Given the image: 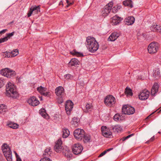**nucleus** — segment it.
Listing matches in <instances>:
<instances>
[{
  "label": "nucleus",
  "mask_w": 161,
  "mask_h": 161,
  "mask_svg": "<svg viewBox=\"0 0 161 161\" xmlns=\"http://www.w3.org/2000/svg\"><path fill=\"white\" fill-rule=\"evenodd\" d=\"M134 135V134L133 133L128 135V136L125 137H123L119 141H125V140L127 139L128 138H130L131 136Z\"/></svg>",
  "instance_id": "nucleus-39"
},
{
  "label": "nucleus",
  "mask_w": 161,
  "mask_h": 161,
  "mask_svg": "<svg viewBox=\"0 0 161 161\" xmlns=\"http://www.w3.org/2000/svg\"><path fill=\"white\" fill-rule=\"evenodd\" d=\"M85 133V131L83 129H77L74 131L73 134L75 137L78 140H82V137Z\"/></svg>",
  "instance_id": "nucleus-8"
},
{
  "label": "nucleus",
  "mask_w": 161,
  "mask_h": 161,
  "mask_svg": "<svg viewBox=\"0 0 161 161\" xmlns=\"http://www.w3.org/2000/svg\"><path fill=\"white\" fill-rule=\"evenodd\" d=\"M31 10H32L33 13H34L35 14H38L39 12H40V5H38V6H32L31 7Z\"/></svg>",
  "instance_id": "nucleus-26"
},
{
  "label": "nucleus",
  "mask_w": 161,
  "mask_h": 161,
  "mask_svg": "<svg viewBox=\"0 0 161 161\" xmlns=\"http://www.w3.org/2000/svg\"><path fill=\"white\" fill-rule=\"evenodd\" d=\"M111 23L113 25H116L119 24L122 20L123 18L119 17L117 15H116L112 18Z\"/></svg>",
  "instance_id": "nucleus-14"
},
{
  "label": "nucleus",
  "mask_w": 161,
  "mask_h": 161,
  "mask_svg": "<svg viewBox=\"0 0 161 161\" xmlns=\"http://www.w3.org/2000/svg\"><path fill=\"white\" fill-rule=\"evenodd\" d=\"M69 3H68V4H67V5L66 6V7L67 8H68L69 7Z\"/></svg>",
  "instance_id": "nucleus-64"
},
{
  "label": "nucleus",
  "mask_w": 161,
  "mask_h": 161,
  "mask_svg": "<svg viewBox=\"0 0 161 161\" xmlns=\"http://www.w3.org/2000/svg\"><path fill=\"white\" fill-rule=\"evenodd\" d=\"M13 55L12 56L15 57L18 55L19 53L18 50V49H14L12 52H11Z\"/></svg>",
  "instance_id": "nucleus-42"
},
{
  "label": "nucleus",
  "mask_w": 161,
  "mask_h": 161,
  "mask_svg": "<svg viewBox=\"0 0 161 161\" xmlns=\"http://www.w3.org/2000/svg\"><path fill=\"white\" fill-rule=\"evenodd\" d=\"M59 5H62V6H63L64 5H63V2L62 1H61L59 4Z\"/></svg>",
  "instance_id": "nucleus-58"
},
{
  "label": "nucleus",
  "mask_w": 161,
  "mask_h": 161,
  "mask_svg": "<svg viewBox=\"0 0 161 161\" xmlns=\"http://www.w3.org/2000/svg\"><path fill=\"white\" fill-rule=\"evenodd\" d=\"M57 141H62L61 138H60L58 139L57 140Z\"/></svg>",
  "instance_id": "nucleus-61"
},
{
  "label": "nucleus",
  "mask_w": 161,
  "mask_h": 161,
  "mask_svg": "<svg viewBox=\"0 0 161 161\" xmlns=\"http://www.w3.org/2000/svg\"><path fill=\"white\" fill-rule=\"evenodd\" d=\"M8 68H5L4 69H2L0 71V73L1 75H2L7 77L8 71Z\"/></svg>",
  "instance_id": "nucleus-35"
},
{
  "label": "nucleus",
  "mask_w": 161,
  "mask_h": 161,
  "mask_svg": "<svg viewBox=\"0 0 161 161\" xmlns=\"http://www.w3.org/2000/svg\"><path fill=\"white\" fill-rule=\"evenodd\" d=\"M64 76L66 80L71 79L73 78V76L69 74L65 75Z\"/></svg>",
  "instance_id": "nucleus-43"
},
{
  "label": "nucleus",
  "mask_w": 161,
  "mask_h": 161,
  "mask_svg": "<svg viewBox=\"0 0 161 161\" xmlns=\"http://www.w3.org/2000/svg\"><path fill=\"white\" fill-rule=\"evenodd\" d=\"M4 84V83L3 80L0 79V88L3 86Z\"/></svg>",
  "instance_id": "nucleus-52"
},
{
  "label": "nucleus",
  "mask_w": 161,
  "mask_h": 161,
  "mask_svg": "<svg viewBox=\"0 0 161 161\" xmlns=\"http://www.w3.org/2000/svg\"><path fill=\"white\" fill-rule=\"evenodd\" d=\"M55 92L58 96L61 97L64 92V89L62 86H59L55 89Z\"/></svg>",
  "instance_id": "nucleus-16"
},
{
  "label": "nucleus",
  "mask_w": 161,
  "mask_h": 161,
  "mask_svg": "<svg viewBox=\"0 0 161 161\" xmlns=\"http://www.w3.org/2000/svg\"><path fill=\"white\" fill-rule=\"evenodd\" d=\"M131 0H126L123 2V4L125 6H129L131 8L133 7Z\"/></svg>",
  "instance_id": "nucleus-32"
},
{
  "label": "nucleus",
  "mask_w": 161,
  "mask_h": 161,
  "mask_svg": "<svg viewBox=\"0 0 161 161\" xmlns=\"http://www.w3.org/2000/svg\"><path fill=\"white\" fill-rule=\"evenodd\" d=\"M122 110L124 114L127 115L132 114L135 112L134 108L128 105L123 106Z\"/></svg>",
  "instance_id": "nucleus-5"
},
{
  "label": "nucleus",
  "mask_w": 161,
  "mask_h": 161,
  "mask_svg": "<svg viewBox=\"0 0 161 161\" xmlns=\"http://www.w3.org/2000/svg\"><path fill=\"white\" fill-rule=\"evenodd\" d=\"M74 103L70 100H67L65 105V108L67 114L69 115L70 114L73 107Z\"/></svg>",
  "instance_id": "nucleus-10"
},
{
  "label": "nucleus",
  "mask_w": 161,
  "mask_h": 161,
  "mask_svg": "<svg viewBox=\"0 0 161 161\" xmlns=\"http://www.w3.org/2000/svg\"><path fill=\"white\" fill-rule=\"evenodd\" d=\"M63 154L67 158H71L72 156V154L70 150L67 148L64 149Z\"/></svg>",
  "instance_id": "nucleus-19"
},
{
  "label": "nucleus",
  "mask_w": 161,
  "mask_h": 161,
  "mask_svg": "<svg viewBox=\"0 0 161 161\" xmlns=\"http://www.w3.org/2000/svg\"><path fill=\"white\" fill-rule=\"evenodd\" d=\"M158 85L157 83L154 84L152 88L151 94L152 96H154L158 91Z\"/></svg>",
  "instance_id": "nucleus-21"
},
{
  "label": "nucleus",
  "mask_w": 161,
  "mask_h": 161,
  "mask_svg": "<svg viewBox=\"0 0 161 161\" xmlns=\"http://www.w3.org/2000/svg\"><path fill=\"white\" fill-rule=\"evenodd\" d=\"M120 117V115L119 114H116L114 116L113 119L114 120L116 121L119 120V118Z\"/></svg>",
  "instance_id": "nucleus-41"
},
{
  "label": "nucleus",
  "mask_w": 161,
  "mask_h": 161,
  "mask_svg": "<svg viewBox=\"0 0 161 161\" xmlns=\"http://www.w3.org/2000/svg\"><path fill=\"white\" fill-rule=\"evenodd\" d=\"M125 93L127 97L132 96L133 94L132 90L128 87L125 89Z\"/></svg>",
  "instance_id": "nucleus-28"
},
{
  "label": "nucleus",
  "mask_w": 161,
  "mask_h": 161,
  "mask_svg": "<svg viewBox=\"0 0 161 161\" xmlns=\"http://www.w3.org/2000/svg\"><path fill=\"white\" fill-rule=\"evenodd\" d=\"M149 92L147 90H144L141 92L138 95L139 98L142 100L147 99L149 96Z\"/></svg>",
  "instance_id": "nucleus-12"
},
{
  "label": "nucleus",
  "mask_w": 161,
  "mask_h": 161,
  "mask_svg": "<svg viewBox=\"0 0 161 161\" xmlns=\"http://www.w3.org/2000/svg\"><path fill=\"white\" fill-rule=\"evenodd\" d=\"M124 21L125 25H131L134 23L135 19L134 17L130 16L126 18Z\"/></svg>",
  "instance_id": "nucleus-15"
},
{
  "label": "nucleus",
  "mask_w": 161,
  "mask_h": 161,
  "mask_svg": "<svg viewBox=\"0 0 161 161\" xmlns=\"http://www.w3.org/2000/svg\"><path fill=\"white\" fill-rule=\"evenodd\" d=\"M86 46L89 51L91 53H94L99 48V44L95 38L88 36L86 38Z\"/></svg>",
  "instance_id": "nucleus-1"
},
{
  "label": "nucleus",
  "mask_w": 161,
  "mask_h": 161,
  "mask_svg": "<svg viewBox=\"0 0 161 161\" xmlns=\"http://www.w3.org/2000/svg\"><path fill=\"white\" fill-rule=\"evenodd\" d=\"M79 61L77 59L75 58H72L68 63V66L70 67L76 66L79 64Z\"/></svg>",
  "instance_id": "nucleus-23"
},
{
  "label": "nucleus",
  "mask_w": 161,
  "mask_h": 161,
  "mask_svg": "<svg viewBox=\"0 0 161 161\" xmlns=\"http://www.w3.org/2000/svg\"><path fill=\"white\" fill-rule=\"evenodd\" d=\"M40 114L44 118H45L47 117V116H48V114L46 113L45 110L44 109H41L39 111Z\"/></svg>",
  "instance_id": "nucleus-36"
},
{
  "label": "nucleus",
  "mask_w": 161,
  "mask_h": 161,
  "mask_svg": "<svg viewBox=\"0 0 161 161\" xmlns=\"http://www.w3.org/2000/svg\"><path fill=\"white\" fill-rule=\"evenodd\" d=\"M111 10H112V11L113 13H115L118 11L117 8L116 6H114L113 8H112Z\"/></svg>",
  "instance_id": "nucleus-48"
},
{
  "label": "nucleus",
  "mask_w": 161,
  "mask_h": 161,
  "mask_svg": "<svg viewBox=\"0 0 161 161\" xmlns=\"http://www.w3.org/2000/svg\"><path fill=\"white\" fill-rule=\"evenodd\" d=\"M21 77L18 78L17 79V80L18 81V83H21L23 81Z\"/></svg>",
  "instance_id": "nucleus-54"
},
{
  "label": "nucleus",
  "mask_w": 161,
  "mask_h": 161,
  "mask_svg": "<svg viewBox=\"0 0 161 161\" xmlns=\"http://www.w3.org/2000/svg\"><path fill=\"white\" fill-rule=\"evenodd\" d=\"M119 35V33L116 32H113L109 36L108 40L112 42L114 41L118 38Z\"/></svg>",
  "instance_id": "nucleus-20"
},
{
  "label": "nucleus",
  "mask_w": 161,
  "mask_h": 161,
  "mask_svg": "<svg viewBox=\"0 0 161 161\" xmlns=\"http://www.w3.org/2000/svg\"><path fill=\"white\" fill-rule=\"evenodd\" d=\"M37 90L42 95L43 93L45 92L47 90V88L46 87H42V86H41L39 87H38L37 88Z\"/></svg>",
  "instance_id": "nucleus-33"
},
{
  "label": "nucleus",
  "mask_w": 161,
  "mask_h": 161,
  "mask_svg": "<svg viewBox=\"0 0 161 161\" xmlns=\"http://www.w3.org/2000/svg\"><path fill=\"white\" fill-rule=\"evenodd\" d=\"M73 3H74L73 2H72V3L69 2V6H70V5H72Z\"/></svg>",
  "instance_id": "nucleus-60"
},
{
  "label": "nucleus",
  "mask_w": 161,
  "mask_h": 161,
  "mask_svg": "<svg viewBox=\"0 0 161 161\" xmlns=\"http://www.w3.org/2000/svg\"><path fill=\"white\" fill-rule=\"evenodd\" d=\"M63 134L62 135L63 137L64 138H67L69 135L70 132L69 130L66 128L63 129Z\"/></svg>",
  "instance_id": "nucleus-31"
},
{
  "label": "nucleus",
  "mask_w": 161,
  "mask_h": 161,
  "mask_svg": "<svg viewBox=\"0 0 161 161\" xmlns=\"http://www.w3.org/2000/svg\"><path fill=\"white\" fill-rule=\"evenodd\" d=\"M8 31V30L7 29H3L2 31H0V36L3 34L6 31Z\"/></svg>",
  "instance_id": "nucleus-50"
},
{
  "label": "nucleus",
  "mask_w": 161,
  "mask_h": 161,
  "mask_svg": "<svg viewBox=\"0 0 161 161\" xmlns=\"http://www.w3.org/2000/svg\"><path fill=\"white\" fill-rule=\"evenodd\" d=\"M2 149L7 160L12 161V152L8 145L6 143L3 144L2 146Z\"/></svg>",
  "instance_id": "nucleus-3"
},
{
  "label": "nucleus",
  "mask_w": 161,
  "mask_h": 161,
  "mask_svg": "<svg viewBox=\"0 0 161 161\" xmlns=\"http://www.w3.org/2000/svg\"><path fill=\"white\" fill-rule=\"evenodd\" d=\"M116 6L117 7V8L118 10L119 9H120L121 8V6L120 5H116Z\"/></svg>",
  "instance_id": "nucleus-57"
},
{
  "label": "nucleus",
  "mask_w": 161,
  "mask_h": 161,
  "mask_svg": "<svg viewBox=\"0 0 161 161\" xmlns=\"http://www.w3.org/2000/svg\"><path fill=\"white\" fill-rule=\"evenodd\" d=\"M107 153L106 152L105 150L102 153L98 156V157L100 158L104 155L106 153Z\"/></svg>",
  "instance_id": "nucleus-51"
},
{
  "label": "nucleus",
  "mask_w": 161,
  "mask_h": 161,
  "mask_svg": "<svg viewBox=\"0 0 161 161\" xmlns=\"http://www.w3.org/2000/svg\"><path fill=\"white\" fill-rule=\"evenodd\" d=\"M6 95L16 98L19 97L16 86L10 82H8L6 85Z\"/></svg>",
  "instance_id": "nucleus-2"
},
{
  "label": "nucleus",
  "mask_w": 161,
  "mask_h": 161,
  "mask_svg": "<svg viewBox=\"0 0 161 161\" xmlns=\"http://www.w3.org/2000/svg\"><path fill=\"white\" fill-rule=\"evenodd\" d=\"M27 102L33 106H36L40 103L39 100L34 96L31 97L27 100Z\"/></svg>",
  "instance_id": "nucleus-13"
},
{
  "label": "nucleus",
  "mask_w": 161,
  "mask_h": 161,
  "mask_svg": "<svg viewBox=\"0 0 161 161\" xmlns=\"http://www.w3.org/2000/svg\"><path fill=\"white\" fill-rule=\"evenodd\" d=\"M102 132L103 135L105 137L110 138L112 136V133L110 131V128L106 126H102L101 127Z\"/></svg>",
  "instance_id": "nucleus-11"
},
{
  "label": "nucleus",
  "mask_w": 161,
  "mask_h": 161,
  "mask_svg": "<svg viewBox=\"0 0 161 161\" xmlns=\"http://www.w3.org/2000/svg\"><path fill=\"white\" fill-rule=\"evenodd\" d=\"M51 148L50 147H47L45 150L43 154V156L44 157H47L50 156L51 154Z\"/></svg>",
  "instance_id": "nucleus-27"
},
{
  "label": "nucleus",
  "mask_w": 161,
  "mask_h": 161,
  "mask_svg": "<svg viewBox=\"0 0 161 161\" xmlns=\"http://www.w3.org/2000/svg\"><path fill=\"white\" fill-rule=\"evenodd\" d=\"M82 140H83V141H84V140H85V141H90L91 140V136L89 134H85V133L82 137Z\"/></svg>",
  "instance_id": "nucleus-34"
},
{
  "label": "nucleus",
  "mask_w": 161,
  "mask_h": 161,
  "mask_svg": "<svg viewBox=\"0 0 161 161\" xmlns=\"http://www.w3.org/2000/svg\"><path fill=\"white\" fill-rule=\"evenodd\" d=\"M8 40V39H7V38L6 36L4 38H1L0 39V43H2L6 42Z\"/></svg>",
  "instance_id": "nucleus-47"
},
{
  "label": "nucleus",
  "mask_w": 161,
  "mask_h": 161,
  "mask_svg": "<svg viewBox=\"0 0 161 161\" xmlns=\"http://www.w3.org/2000/svg\"><path fill=\"white\" fill-rule=\"evenodd\" d=\"M152 31L161 32V26L157 25H154L150 27Z\"/></svg>",
  "instance_id": "nucleus-25"
},
{
  "label": "nucleus",
  "mask_w": 161,
  "mask_h": 161,
  "mask_svg": "<svg viewBox=\"0 0 161 161\" xmlns=\"http://www.w3.org/2000/svg\"><path fill=\"white\" fill-rule=\"evenodd\" d=\"M71 54L73 55H76L79 57H83L84 56L83 54L80 52H76L75 50H74L73 51L70 52Z\"/></svg>",
  "instance_id": "nucleus-37"
},
{
  "label": "nucleus",
  "mask_w": 161,
  "mask_h": 161,
  "mask_svg": "<svg viewBox=\"0 0 161 161\" xmlns=\"http://www.w3.org/2000/svg\"><path fill=\"white\" fill-rule=\"evenodd\" d=\"M113 149V147L110 148L109 149H107L105 151L107 153V152H109V151H110L112 150Z\"/></svg>",
  "instance_id": "nucleus-56"
},
{
  "label": "nucleus",
  "mask_w": 161,
  "mask_h": 161,
  "mask_svg": "<svg viewBox=\"0 0 161 161\" xmlns=\"http://www.w3.org/2000/svg\"><path fill=\"white\" fill-rule=\"evenodd\" d=\"M17 161H22V160L20 158H17Z\"/></svg>",
  "instance_id": "nucleus-59"
},
{
  "label": "nucleus",
  "mask_w": 161,
  "mask_h": 161,
  "mask_svg": "<svg viewBox=\"0 0 161 161\" xmlns=\"http://www.w3.org/2000/svg\"><path fill=\"white\" fill-rule=\"evenodd\" d=\"M151 115V114L149 116H148L146 118V119H148L150 117Z\"/></svg>",
  "instance_id": "nucleus-62"
},
{
  "label": "nucleus",
  "mask_w": 161,
  "mask_h": 161,
  "mask_svg": "<svg viewBox=\"0 0 161 161\" xmlns=\"http://www.w3.org/2000/svg\"><path fill=\"white\" fill-rule=\"evenodd\" d=\"M157 137H158L157 136H154L151 138L150 141H153V140H155Z\"/></svg>",
  "instance_id": "nucleus-55"
},
{
  "label": "nucleus",
  "mask_w": 161,
  "mask_h": 161,
  "mask_svg": "<svg viewBox=\"0 0 161 161\" xmlns=\"http://www.w3.org/2000/svg\"><path fill=\"white\" fill-rule=\"evenodd\" d=\"M62 144V142H57L54 147V150L56 152L59 153L61 151L63 148Z\"/></svg>",
  "instance_id": "nucleus-18"
},
{
  "label": "nucleus",
  "mask_w": 161,
  "mask_h": 161,
  "mask_svg": "<svg viewBox=\"0 0 161 161\" xmlns=\"http://www.w3.org/2000/svg\"><path fill=\"white\" fill-rule=\"evenodd\" d=\"M110 128L111 131L115 133L120 132L122 130V127L119 125H112Z\"/></svg>",
  "instance_id": "nucleus-17"
},
{
  "label": "nucleus",
  "mask_w": 161,
  "mask_h": 161,
  "mask_svg": "<svg viewBox=\"0 0 161 161\" xmlns=\"http://www.w3.org/2000/svg\"><path fill=\"white\" fill-rule=\"evenodd\" d=\"M39 161H52L49 157H44L42 158Z\"/></svg>",
  "instance_id": "nucleus-45"
},
{
  "label": "nucleus",
  "mask_w": 161,
  "mask_h": 161,
  "mask_svg": "<svg viewBox=\"0 0 161 161\" xmlns=\"http://www.w3.org/2000/svg\"><path fill=\"white\" fill-rule=\"evenodd\" d=\"M8 70L7 76V78H11L15 74L14 71L10 70L9 69H8Z\"/></svg>",
  "instance_id": "nucleus-38"
},
{
  "label": "nucleus",
  "mask_w": 161,
  "mask_h": 161,
  "mask_svg": "<svg viewBox=\"0 0 161 161\" xmlns=\"http://www.w3.org/2000/svg\"><path fill=\"white\" fill-rule=\"evenodd\" d=\"M115 97L112 95H108L105 97L104 103L107 106L111 107L115 103Z\"/></svg>",
  "instance_id": "nucleus-7"
},
{
  "label": "nucleus",
  "mask_w": 161,
  "mask_h": 161,
  "mask_svg": "<svg viewBox=\"0 0 161 161\" xmlns=\"http://www.w3.org/2000/svg\"><path fill=\"white\" fill-rule=\"evenodd\" d=\"M7 125L10 128L13 129H17L18 128L19 125L17 124L9 122L7 124Z\"/></svg>",
  "instance_id": "nucleus-30"
},
{
  "label": "nucleus",
  "mask_w": 161,
  "mask_h": 161,
  "mask_svg": "<svg viewBox=\"0 0 161 161\" xmlns=\"http://www.w3.org/2000/svg\"><path fill=\"white\" fill-rule=\"evenodd\" d=\"M93 109V106L91 104L87 103L86 104L85 108L83 109L84 112L90 114Z\"/></svg>",
  "instance_id": "nucleus-22"
},
{
  "label": "nucleus",
  "mask_w": 161,
  "mask_h": 161,
  "mask_svg": "<svg viewBox=\"0 0 161 161\" xmlns=\"http://www.w3.org/2000/svg\"><path fill=\"white\" fill-rule=\"evenodd\" d=\"M80 119L79 118L74 117L72 118V121L71 122V124L74 125V126H77L80 122Z\"/></svg>",
  "instance_id": "nucleus-29"
},
{
  "label": "nucleus",
  "mask_w": 161,
  "mask_h": 161,
  "mask_svg": "<svg viewBox=\"0 0 161 161\" xmlns=\"http://www.w3.org/2000/svg\"><path fill=\"white\" fill-rule=\"evenodd\" d=\"M113 4L111 3H108L106 5L101 11V14L103 16L105 17L108 16L110 12Z\"/></svg>",
  "instance_id": "nucleus-9"
},
{
  "label": "nucleus",
  "mask_w": 161,
  "mask_h": 161,
  "mask_svg": "<svg viewBox=\"0 0 161 161\" xmlns=\"http://www.w3.org/2000/svg\"><path fill=\"white\" fill-rule=\"evenodd\" d=\"M42 95L45 97H50L51 95V93L50 92H47L46 91L45 92L42 94Z\"/></svg>",
  "instance_id": "nucleus-40"
},
{
  "label": "nucleus",
  "mask_w": 161,
  "mask_h": 161,
  "mask_svg": "<svg viewBox=\"0 0 161 161\" xmlns=\"http://www.w3.org/2000/svg\"><path fill=\"white\" fill-rule=\"evenodd\" d=\"M153 76L156 80L159 79L161 76L160 70L159 69H156L153 71Z\"/></svg>",
  "instance_id": "nucleus-24"
},
{
  "label": "nucleus",
  "mask_w": 161,
  "mask_h": 161,
  "mask_svg": "<svg viewBox=\"0 0 161 161\" xmlns=\"http://www.w3.org/2000/svg\"><path fill=\"white\" fill-rule=\"evenodd\" d=\"M66 3L67 4L69 3V1L68 0H66Z\"/></svg>",
  "instance_id": "nucleus-63"
},
{
  "label": "nucleus",
  "mask_w": 161,
  "mask_h": 161,
  "mask_svg": "<svg viewBox=\"0 0 161 161\" xmlns=\"http://www.w3.org/2000/svg\"><path fill=\"white\" fill-rule=\"evenodd\" d=\"M72 152L75 155H78L81 153L83 150L82 146L79 143H76L71 146Z\"/></svg>",
  "instance_id": "nucleus-4"
},
{
  "label": "nucleus",
  "mask_w": 161,
  "mask_h": 161,
  "mask_svg": "<svg viewBox=\"0 0 161 161\" xmlns=\"http://www.w3.org/2000/svg\"><path fill=\"white\" fill-rule=\"evenodd\" d=\"M33 13L32 10H31V8H30V10L28 11L27 13V17H30L32 13Z\"/></svg>",
  "instance_id": "nucleus-49"
},
{
  "label": "nucleus",
  "mask_w": 161,
  "mask_h": 161,
  "mask_svg": "<svg viewBox=\"0 0 161 161\" xmlns=\"http://www.w3.org/2000/svg\"><path fill=\"white\" fill-rule=\"evenodd\" d=\"M5 57H7V58H10V57H14V56H13L12 54V53H8L7 52H5Z\"/></svg>",
  "instance_id": "nucleus-46"
},
{
  "label": "nucleus",
  "mask_w": 161,
  "mask_h": 161,
  "mask_svg": "<svg viewBox=\"0 0 161 161\" xmlns=\"http://www.w3.org/2000/svg\"><path fill=\"white\" fill-rule=\"evenodd\" d=\"M4 106L3 104L0 105V113L3 112Z\"/></svg>",
  "instance_id": "nucleus-53"
},
{
  "label": "nucleus",
  "mask_w": 161,
  "mask_h": 161,
  "mask_svg": "<svg viewBox=\"0 0 161 161\" xmlns=\"http://www.w3.org/2000/svg\"><path fill=\"white\" fill-rule=\"evenodd\" d=\"M159 45L157 42H153L148 46V51L150 53H156L158 49Z\"/></svg>",
  "instance_id": "nucleus-6"
},
{
  "label": "nucleus",
  "mask_w": 161,
  "mask_h": 161,
  "mask_svg": "<svg viewBox=\"0 0 161 161\" xmlns=\"http://www.w3.org/2000/svg\"><path fill=\"white\" fill-rule=\"evenodd\" d=\"M14 33L15 32L13 31L10 33H7L6 34V37H7V39H8L9 38H10L11 36H13L14 35Z\"/></svg>",
  "instance_id": "nucleus-44"
}]
</instances>
